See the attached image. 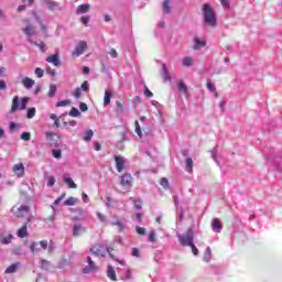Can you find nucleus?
Returning a JSON list of instances; mask_svg holds the SVG:
<instances>
[{
  "mask_svg": "<svg viewBox=\"0 0 282 282\" xmlns=\"http://www.w3.org/2000/svg\"><path fill=\"white\" fill-rule=\"evenodd\" d=\"M203 17L207 25L210 28H217V17L215 15V10L213 7H210V4L205 3L203 6Z\"/></svg>",
  "mask_w": 282,
  "mask_h": 282,
  "instance_id": "obj_1",
  "label": "nucleus"
},
{
  "mask_svg": "<svg viewBox=\"0 0 282 282\" xmlns=\"http://www.w3.org/2000/svg\"><path fill=\"white\" fill-rule=\"evenodd\" d=\"M28 102H30V97H23L21 100L19 99V96H14L11 104V109L9 113H17V111H23L24 109H28Z\"/></svg>",
  "mask_w": 282,
  "mask_h": 282,
  "instance_id": "obj_2",
  "label": "nucleus"
},
{
  "mask_svg": "<svg viewBox=\"0 0 282 282\" xmlns=\"http://www.w3.org/2000/svg\"><path fill=\"white\" fill-rule=\"evenodd\" d=\"M14 208L15 207H12L11 212L13 213L14 217H18V219L25 217V215L30 213V206L28 205H21L15 212Z\"/></svg>",
  "mask_w": 282,
  "mask_h": 282,
  "instance_id": "obj_3",
  "label": "nucleus"
},
{
  "mask_svg": "<svg viewBox=\"0 0 282 282\" xmlns=\"http://www.w3.org/2000/svg\"><path fill=\"white\" fill-rule=\"evenodd\" d=\"M120 185L124 188H132L133 186V176L131 174L126 173L121 176Z\"/></svg>",
  "mask_w": 282,
  "mask_h": 282,
  "instance_id": "obj_4",
  "label": "nucleus"
},
{
  "mask_svg": "<svg viewBox=\"0 0 282 282\" xmlns=\"http://www.w3.org/2000/svg\"><path fill=\"white\" fill-rule=\"evenodd\" d=\"M90 252L95 254L96 257H105L107 252V248H105V245L96 243L90 249Z\"/></svg>",
  "mask_w": 282,
  "mask_h": 282,
  "instance_id": "obj_5",
  "label": "nucleus"
},
{
  "mask_svg": "<svg viewBox=\"0 0 282 282\" xmlns=\"http://www.w3.org/2000/svg\"><path fill=\"white\" fill-rule=\"evenodd\" d=\"M87 262H88V265L83 269L84 274H89L98 270V265H96V262L91 260V257H87Z\"/></svg>",
  "mask_w": 282,
  "mask_h": 282,
  "instance_id": "obj_6",
  "label": "nucleus"
},
{
  "mask_svg": "<svg viewBox=\"0 0 282 282\" xmlns=\"http://www.w3.org/2000/svg\"><path fill=\"white\" fill-rule=\"evenodd\" d=\"M24 22L26 23V26L22 29V32L29 37L34 36V34H36L34 25L30 23V20H24Z\"/></svg>",
  "mask_w": 282,
  "mask_h": 282,
  "instance_id": "obj_7",
  "label": "nucleus"
},
{
  "mask_svg": "<svg viewBox=\"0 0 282 282\" xmlns=\"http://www.w3.org/2000/svg\"><path fill=\"white\" fill-rule=\"evenodd\" d=\"M87 50V42L80 41L73 52V56H80Z\"/></svg>",
  "mask_w": 282,
  "mask_h": 282,
  "instance_id": "obj_8",
  "label": "nucleus"
},
{
  "mask_svg": "<svg viewBox=\"0 0 282 282\" xmlns=\"http://www.w3.org/2000/svg\"><path fill=\"white\" fill-rule=\"evenodd\" d=\"M46 63H51V65H54V67H61V58L58 57V53L50 55L46 58Z\"/></svg>",
  "mask_w": 282,
  "mask_h": 282,
  "instance_id": "obj_9",
  "label": "nucleus"
},
{
  "mask_svg": "<svg viewBox=\"0 0 282 282\" xmlns=\"http://www.w3.org/2000/svg\"><path fill=\"white\" fill-rule=\"evenodd\" d=\"M13 173H15L18 177H23V175H25V166L23 165V163H18L13 165Z\"/></svg>",
  "mask_w": 282,
  "mask_h": 282,
  "instance_id": "obj_10",
  "label": "nucleus"
},
{
  "mask_svg": "<svg viewBox=\"0 0 282 282\" xmlns=\"http://www.w3.org/2000/svg\"><path fill=\"white\" fill-rule=\"evenodd\" d=\"M84 232H87V229L83 227L82 225H74L73 227V237H80Z\"/></svg>",
  "mask_w": 282,
  "mask_h": 282,
  "instance_id": "obj_11",
  "label": "nucleus"
},
{
  "mask_svg": "<svg viewBox=\"0 0 282 282\" xmlns=\"http://www.w3.org/2000/svg\"><path fill=\"white\" fill-rule=\"evenodd\" d=\"M115 162H116V169L118 173H122V171H124V160L122 159V156L116 155Z\"/></svg>",
  "mask_w": 282,
  "mask_h": 282,
  "instance_id": "obj_12",
  "label": "nucleus"
},
{
  "mask_svg": "<svg viewBox=\"0 0 282 282\" xmlns=\"http://www.w3.org/2000/svg\"><path fill=\"white\" fill-rule=\"evenodd\" d=\"M28 224H30V218H28L26 223L18 230V237H20V239L28 237Z\"/></svg>",
  "mask_w": 282,
  "mask_h": 282,
  "instance_id": "obj_13",
  "label": "nucleus"
},
{
  "mask_svg": "<svg viewBox=\"0 0 282 282\" xmlns=\"http://www.w3.org/2000/svg\"><path fill=\"white\" fill-rule=\"evenodd\" d=\"M180 242L182 246H192L193 245V235H186L180 237Z\"/></svg>",
  "mask_w": 282,
  "mask_h": 282,
  "instance_id": "obj_14",
  "label": "nucleus"
},
{
  "mask_svg": "<svg viewBox=\"0 0 282 282\" xmlns=\"http://www.w3.org/2000/svg\"><path fill=\"white\" fill-rule=\"evenodd\" d=\"M19 268H21V262H15V263L9 265L4 272H6V274H14V272H17V270H19Z\"/></svg>",
  "mask_w": 282,
  "mask_h": 282,
  "instance_id": "obj_15",
  "label": "nucleus"
},
{
  "mask_svg": "<svg viewBox=\"0 0 282 282\" xmlns=\"http://www.w3.org/2000/svg\"><path fill=\"white\" fill-rule=\"evenodd\" d=\"M107 276L108 279H110V281H118V279L116 278V270L113 269V267H111V264L107 265Z\"/></svg>",
  "mask_w": 282,
  "mask_h": 282,
  "instance_id": "obj_16",
  "label": "nucleus"
},
{
  "mask_svg": "<svg viewBox=\"0 0 282 282\" xmlns=\"http://www.w3.org/2000/svg\"><path fill=\"white\" fill-rule=\"evenodd\" d=\"M22 85H23V87H25V89H32V87H34V79H32L30 77H25L22 80Z\"/></svg>",
  "mask_w": 282,
  "mask_h": 282,
  "instance_id": "obj_17",
  "label": "nucleus"
},
{
  "mask_svg": "<svg viewBox=\"0 0 282 282\" xmlns=\"http://www.w3.org/2000/svg\"><path fill=\"white\" fill-rule=\"evenodd\" d=\"M89 4H80L77 7L76 14H86V12H89Z\"/></svg>",
  "mask_w": 282,
  "mask_h": 282,
  "instance_id": "obj_18",
  "label": "nucleus"
},
{
  "mask_svg": "<svg viewBox=\"0 0 282 282\" xmlns=\"http://www.w3.org/2000/svg\"><path fill=\"white\" fill-rule=\"evenodd\" d=\"M206 87L209 91H213L215 98H219V93H217V88L215 85H213V83H210V80H207Z\"/></svg>",
  "mask_w": 282,
  "mask_h": 282,
  "instance_id": "obj_19",
  "label": "nucleus"
},
{
  "mask_svg": "<svg viewBox=\"0 0 282 282\" xmlns=\"http://www.w3.org/2000/svg\"><path fill=\"white\" fill-rule=\"evenodd\" d=\"M113 250H115L113 247H108L106 249V252H108L109 257H111L113 259V261H118V263H120V265H124V261L118 260V258H116V256L112 254Z\"/></svg>",
  "mask_w": 282,
  "mask_h": 282,
  "instance_id": "obj_20",
  "label": "nucleus"
},
{
  "mask_svg": "<svg viewBox=\"0 0 282 282\" xmlns=\"http://www.w3.org/2000/svg\"><path fill=\"white\" fill-rule=\"evenodd\" d=\"M162 76L165 82L171 80V75L169 74V69L166 68V64H162Z\"/></svg>",
  "mask_w": 282,
  "mask_h": 282,
  "instance_id": "obj_21",
  "label": "nucleus"
},
{
  "mask_svg": "<svg viewBox=\"0 0 282 282\" xmlns=\"http://www.w3.org/2000/svg\"><path fill=\"white\" fill-rule=\"evenodd\" d=\"M111 96H113V95L111 94V91H109V90H106V91H105L104 105H106V106L111 105Z\"/></svg>",
  "mask_w": 282,
  "mask_h": 282,
  "instance_id": "obj_22",
  "label": "nucleus"
},
{
  "mask_svg": "<svg viewBox=\"0 0 282 282\" xmlns=\"http://www.w3.org/2000/svg\"><path fill=\"white\" fill-rule=\"evenodd\" d=\"M91 138H94V130H86L83 140L85 142H91Z\"/></svg>",
  "mask_w": 282,
  "mask_h": 282,
  "instance_id": "obj_23",
  "label": "nucleus"
},
{
  "mask_svg": "<svg viewBox=\"0 0 282 282\" xmlns=\"http://www.w3.org/2000/svg\"><path fill=\"white\" fill-rule=\"evenodd\" d=\"M195 46L194 50H199V47H206V42L202 41L199 37H195Z\"/></svg>",
  "mask_w": 282,
  "mask_h": 282,
  "instance_id": "obj_24",
  "label": "nucleus"
},
{
  "mask_svg": "<svg viewBox=\"0 0 282 282\" xmlns=\"http://www.w3.org/2000/svg\"><path fill=\"white\" fill-rule=\"evenodd\" d=\"M64 182L65 184H67L68 188H78V185H76V183H74V180L65 176L64 177Z\"/></svg>",
  "mask_w": 282,
  "mask_h": 282,
  "instance_id": "obj_25",
  "label": "nucleus"
},
{
  "mask_svg": "<svg viewBox=\"0 0 282 282\" xmlns=\"http://www.w3.org/2000/svg\"><path fill=\"white\" fill-rule=\"evenodd\" d=\"M213 228H216V232H221V223L218 218H214L212 223Z\"/></svg>",
  "mask_w": 282,
  "mask_h": 282,
  "instance_id": "obj_26",
  "label": "nucleus"
},
{
  "mask_svg": "<svg viewBox=\"0 0 282 282\" xmlns=\"http://www.w3.org/2000/svg\"><path fill=\"white\" fill-rule=\"evenodd\" d=\"M163 12L169 14L171 12V0H164L163 2Z\"/></svg>",
  "mask_w": 282,
  "mask_h": 282,
  "instance_id": "obj_27",
  "label": "nucleus"
},
{
  "mask_svg": "<svg viewBox=\"0 0 282 282\" xmlns=\"http://www.w3.org/2000/svg\"><path fill=\"white\" fill-rule=\"evenodd\" d=\"M45 138H46L47 142H50L51 144H54V138H56V133L48 131L45 133Z\"/></svg>",
  "mask_w": 282,
  "mask_h": 282,
  "instance_id": "obj_28",
  "label": "nucleus"
},
{
  "mask_svg": "<svg viewBox=\"0 0 282 282\" xmlns=\"http://www.w3.org/2000/svg\"><path fill=\"white\" fill-rule=\"evenodd\" d=\"M76 202V198L74 196H70L64 202V206H75Z\"/></svg>",
  "mask_w": 282,
  "mask_h": 282,
  "instance_id": "obj_29",
  "label": "nucleus"
},
{
  "mask_svg": "<svg viewBox=\"0 0 282 282\" xmlns=\"http://www.w3.org/2000/svg\"><path fill=\"white\" fill-rule=\"evenodd\" d=\"M134 131L139 138H142V128L139 121H134Z\"/></svg>",
  "mask_w": 282,
  "mask_h": 282,
  "instance_id": "obj_30",
  "label": "nucleus"
},
{
  "mask_svg": "<svg viewBox=\"0 0 282 282\" xmlns=\"http://www.w3.org/2000/svg\"><path fill=\"white\" fill-rule=\"evenodd\" d=\"M29 43H33V45L39 47L41 52L45 53V43L44 42H41V43L32 42V40L29 39Z\"/></svg>",
  "mask_w": 282,
  "mask_h": 282,
  "instance_id": "obj_31",
  "label": "nucleus"
},
{
  "mask_svg": "<svg viewBox=\"0 0 282 282\" xmlns=\"http://www.w3.org/2000/svg\"><path fill=\"white\" fill-rule=\"evenodd\" d=\"M185 169H186V171H193V159H191V158H187L186 160H185Z\"/></svg>",
  "mask_w": 282,
  "mask_h": 282,
  "instance_id": "obj_32",
  "label": "nucleus"
},
{
  "mask_svg": "<svg viewBox=\"0 0 282 282\" xmlns=\"http://www.w3.org/2000/svg\"><path fill=\"white\" fill-rule=\"evenodd\" d=\"M68 115L70 116V118H78L80 116V111L77 108L73 107Z\"/></svg>",
  "mask_w": 282,
  "mask_h": 282,
  "instance_id": "obj_33",
  "label": "nucleus"
},
{
  "mask_svg": "<svg viewBox=\"0 0 282 282\" xmlns=\"http://www.w3.org/2000/svg\"><path fill=\"white\" fill-rule=\"evenodd\" d=\"M34 116H36V108H30L26 112V118L29 120H32V118H34Z\"/></svg>",
  "mask_w": 282,
  "mask_h": 282,
  "instance_id": "obj_34",
  "label": "nucleus"
},
{
  "mask_svg": "<svg viewBox=\"0 0 282 282\" xmlns=\"http://www.w3.org/2000/svg\"><path fill=\"white\" fill-rule=\"evenodd\" d=\"M183 65H184V67L193 66V57H184L183 58Z\"/></svg>",
  "mask_w": 282,
  "mask_h": 282,
  "instance_id": "obj_35",
  "label": "nucleus"
},
{
  "mask_svg": "<svg viewBox=\"0 0 282 282\" xmlns=\"http://www.w3.org/2000/svg\"><path fill=\"white\" fill-rule=\"evenodd\" d=\"M116 105H117L116 111H117L118 113H122V111H124V102H122V101H116Z\"/></svg>",
  "mask_w": 282,
  "mask_h": 282,
  "instance_id": "obj_36",
  "label": "nucleus"
},
{
  "mask_svg": "<svg viewBox=\"0 0 282 282\" xmlns=\"http://www.w3.org/2000/svg\"><path fill=\"white\" fill-rule=\"evenodd\" d=\"M56 96V85H51L48 89V97L54 98Z\"/></svg>",
  "mask_w": 282,
  "mask_h": 282,
  "instance_id": "obj_37",
  "label": "nucleus"
},
{
  "mask_svg": "<svg viewBox=\"0 0 282 282\" xmlns=\"http://www.w3.org/2000/svg\"><path fill=\"white\" fill-rule=\"evenodd\" d=\"M73 96L74 98H76L77 100L83 98V91L80 90V88H75V90L73 91Z\"/></svg>",
  "mask_w": 282,
  "mask_h": 282,
  "instance_id": "obj_38",
  "label": "nucleus"
},
{
  "mask_svg": "<svg viewBox=\"0 0 282 282\" xmlns=\"http://www.w3.org/2000/svg\"><path fill=\"white\" fill-rule=\"evenodd\" d=\"M112 226H117V228L119 229V232H122V230H124V225L122 224V221H120V219L112 223Z\"/></svg>",
  "mask_w": 282,
  "mask_h": 282,
  "instance_id": "obj_39",
  "label": "nucleus"
},
{
  "mask_svg": "<svg viewBox=\"0 0 282 282\" xmlns=\"http://www.w3.org/2000/svg\"><path fill=\"white\" fill-rule=\"evenodd\" d=\"M31 252H41V246H39V242H33L31 245Z\"/></svg>",
  "mask_w": 282,
  "mask_h": 282,
  "instance_id": "obj_40",
  "label": "nucleus"
},
{
  "mask_svg": "<svg viewBox=\"0 0 282 282\" xmlns=\"http://www.w3.org/2000/svg\"><path fill=\"white\" fill-rule=\"evenodd\" d=\"M161 186H162L163 188H165V191L169 189V186H170V184H169V178L162 177V178H161Z\"/></svg>",
  "mask_w": 282,
  "mask_h": 282,
  "instance_id": "obj_41",
  "label": "nucleus"
},
{
  "mask_svg": "<svg viewBox=\"0 0 282 282\" xmlns=\"http://www.w3.org/2000/svg\"><path fill=\"white\" fill-rule=\"evenodd\" d=\"M178 91H183L184 94L188 91V88L186 87V84H184V82L178 83Z\"/></svg>",
  "mask_w": 282,
  "mask_h": 282,
  "instance_id": "obj_42",
  "label": "nucleus"
},
{
  "mask_svg": "<svg viewBox=\"0 0 282 282\" xmlns=\"http://www.w3.org/2000/svg\"><path fill=\"white\" fill-rule=\"evenodd\" d=\"M53 158H55L56 160H61V158H63V153L61 150H53Z\"/></svg>",
  "mask_w": 282,
  "mask_h": 282,
  "instance_id": "obj_43",
  "label": "nucleus"
},
{
  "mask_svg": "<svg viewBox=\"0 0 282 282\" xmlns=\"http://www.w3.org/2000/svg\"><path fill=\"white\" fill-rule=\"evenodd\" d=\"M44 74H45V70H43V68L41 67L35 68V75L37 76V78H43Z\"/></svg>",
  "mask_w": 282,
  "mask_h": 282,
  "instance_id": "obj_44",
  "label": "nucleus"
},
{
  "mask_svg": "<svg viewBox=\"0 0 282 282\" xmlns=\"http://www.w3.org/2000/svg\"><path fill=\"white\" fill-rule=\"evenodd\" d=\"M148 241H150L151 243H155V241H158V239L155 238V231H151L149 234Z\"/></svg>",
  "mask_w": 282,
  "mask_h": 282,
  "instance_id": "obj_45",
  "label": "nucleus"
},
{
  "mask_svg": "<svg viewBox=\"0 0 282 282\" xmlns=\"http://www.w3.org/2000/svg\"><path fill=\"white\" fill-rule=\"evenodd\" d=\"M30 138H32V134L30 132H23L21 134V140H24V142L30 141Z\"/></svg>",
  "mask_w": 282,
  "mask_h": 282,
  "instance_id": "obj_46",
  "label": "nucleus"
},
{
  "mask_svg": "<svg viewBox=\"0 0 282 282\" xmlns=\"http://www.w3.org/2000/svg\"><path fill=\"white\" fill-rule=\"evenodd\" d=\"M67 105H70V101L68 99H64L62 101H58L56 104V107H67Z\"/></svg>",
  "mask_w": 282,
  "mask_h": 282,
  "instance_id": "obj_47",
  "label": "nucleus"
},
{
  "mask_svg": "<svg viewBox=\"0 0 282 282\" xmlns=\"http://www.w3.org/2000/svg\"><path fill=\"white\" fill-rule=\"evenodd\" d=\"M10 241H12V235H9L8 237L1 239V243H3V246H8Z\"/></svg>",
  "mask_w": 282,
  "mask_h": 282,
  "instance_id": "obj_48",
  "label": "nucleus"
},
{
  "mask_svg": "<svg viewBox=\"0 0 282 282\" xmlns=\"http://www.w3.org/2000/svg\"><path fill=\"white\" fill-rule=\"evenodd\" d=\"M135 230L138 235H141V236L147 235V229H144V227L137 226Z\"/></svg>",
  "mask_w": 282,
  "mask_h": 282,
  "instance_id": "obj_49",
  "label": "nucleus"
},
{
  "mask_svg": "<svg viewBox=\"0 0 282 282\" xmlns=\"http://www.w3.org/2000/svg\"><path fill=\"white\" fill-rule=\"evenodd\" d=\"M37 243H39V246H40V248H41L42 250H47V246H48L47 240H41V241L37 242Z\"/></svg>",
  "mask_w": 282,
  "mask_h": 282,
  "instance_id": "obj_50",
  "label": "nucleus"
},
{
  "mask_svg": "<svg viewBox=\"0 0 282 282\" xmlns=\"http://www.w3.org/2000/svg\"><path fill=\"white\" fill-rule=\"evenodd\" d=\"M56 184V178L54 176L47 177V186H54Z\"/></svg>",
  "mask_w": 282,
  "mask_h": 282,
  "instance_id": "obj_51",
  "label": "nucleus"
},
{
  "mask_svg": "<svg viewBox=\"0 0 282 282\" xmlns=\"http://www.w3.org/2000/svg\"><path fill=\"white\" fill-rule=\"evenodd\" d=\"M82 89H83V91H89V82L85 80L82 84Z\"/></svg>",
  "mask_w": 282,
  "mask_h": 282,
  "instance_id": "obj_52",
  "label": "nucleus"
},
{
  "mask_svg": "<svg viewBox=\"0 0 282 282\" xmlns=\"http://www.w3.org/2000/svg\"><path fill=\"white\" fill-rule=\"evenodd\" d=\"M134 208H137V210L142 209V200L140 199L134 200Z\"/></svg>",
  "mask_w": 282,
  "mask_h": 282,
  "instance_id": "obj_53",
  "label": "nucleus"
},
{
  "mask_svg": "<svg viewBox=\"0 0 282 282\" xmlns=\"http://www.w3.org/2000/svg\"><path fill=\"white\" fill-rule=\"evenodd\" d=\"M111 58H118V52L116 51V48H111L109 52Z\"/></svg>",
  "mask_w": 282,
  "mask_h": 282,
  "instance_id": "obj_54",
  "label": "nucleus"
},
{
  "mask_svg": "<svg viewBox=\"0 0 282 282\" xmlns=\"http://www.w3.org/2000/svg\"><path fill=\"white\" fill-rule=\"evenodd\" d=\"M80 21H82V23L84 25H87L89 23V17L88 15H84V17H82Z\"/></svg>",
  "mask_w": 282,
  "mask_h": 282,
  "instance_id": "obj_55",
  "label": "nucleus"
},
{
  "mask_svg": "<svg viewBox=\"0 0 282 282\" xmlns=\"http://www.w3.org/2000/svg\"><path fill=\"white\" fill-rule=\"evenodd\" d=\"M131 254H132V257H140V249H138V248H132Z\"/></svg>",
  "mask_w": 282,
  "mask_h": 282,
  "instance_id": "obj_56",
  "label": "nucleus"
},
{
  "mask_svg": "<svg viewBox=\"0 0 282 282\" xmlns=\"http://www.w3.org/2000/svg\"><path fill=\"white\" fill-rule=\"evenodd\" d=\"M144 96H145L147 98H153V93H152L151 90H149L148 88H145V90H144Z\"/></svg>",
  "mask_w": 282,
  "mask_h": 282,
  "instance_id": "obj_57",
  "label": "nucleus"
},
{
  "mask_svg": "<svg viewBox=\"0 0 282 282\" xmlns=\"http://www.w3.org/2000/svg\"><path fill=\"white\" fill-rule=\"evenodd\" d=\"M189 247H192L193 254H195V257H197L199 254V250H197V247H195L194 243L192 246H189Z\"/></svg>",
  "mask_w": 282,
  "mask_h": 282,
  "instance_id": "obj_58",
  "label": "nucleus"
},
{
  "mask_svg": "<svg viewBox=\"0 0 282 282\" xmlns=\"http://www.w3.org/2000/svg\"><path fill=\"white\" fill-rule=\"evenodd\" d=\"M6 87H8V85L6 84V80L0 79V91H3V89H6Z\"/></svg>",
  "mask_w": 282,
  "mask_h": 282,
  "instance_id": "obj_59",
  "label": "nucleus"
},
{
  "mask_svg": "<svg viewBox=\"0 0 282 282\" xmlns=\"http://www.w3.org/2000/svg\"><path fill=\"white\" fill-rule=\"evenodd\" d=\"M79 109H80V111H87V109H88L87 104L80 102L79 104Z\"/></svg>",
  "mask_w": 282,
  "mask_h": 282,
  "instance_id": "obj_60",
  "label": "nucleus"
},
{
  "mask_svg": "<svg viewBox=\"0 0 282 282\" xmlns=\"http://www.w3.org/2000/svg\"><path fill=\"white\" fill-rule=\"evenodd\" d=\"M97 217H98L99 221H107V218L101 213H97Z\"/></svg>",
  "mask_w": 282,
  "mask_h": 282,
  "instance_id": "obj_61",
  "label": "nucleus"
},
{
  "mask_svg": "<svg viewBox=\"0 0 282 282\" xmlns=\"http://www.w3.org/2000/svg\"><path fill=\"white\" fill-rule=\"evenodd\" d=\"M46 73L51 74V76H56V73L54 72V69H52V67L47 66L46 67Z\"/></svg>",
  "mask_w": 282,
  "mask_h": 282,
  "instance_id": "obj_62",
  "label": "nucleus"
},
{
  "mask_svg": "<svg viewBox=\"0 0 282 282\" xmlns=\"http://www.w3.org/2000/svg\"><path fill=\"white\" fill-rule=\"evenodd\" d=\"M124 279H126V280L131 279V270L128 269V270L126 271Z\"/></svg>",
  "mask_w": 282,
  "mask_h": 282,
  "instance_id": "obj_63",
  "label": "nucleus"
},
{
  "mask_svg": "<svg viewBox=\"0 0 282 282\" xmlns=\"http://www.w3.org/2000/svg\"><path fill=\"white\" fill-rule=\"evenodd\" d=\"M24 10H26L25 4L18 7V12H24Z\"/></svg>",
  "mask_w": 282,
  "mask_h": 282,
  "instance_id": "obj_64",
  "label": "nucleus"
}]
</instances>
